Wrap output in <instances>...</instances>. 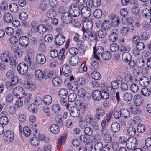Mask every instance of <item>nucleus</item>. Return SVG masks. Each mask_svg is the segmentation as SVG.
<instances>
[{"label": "nucleus", "instance_id": "nucleus-50", "mask_svg": "<svg viewBox=\"0 0 151 151\" xmlns=\"http://www.w3.org/2000/svg\"><path fill=\"white\" fill-rule=\"evenodd\" d=\"M39 10L41 12H43L46 11L47 8V6L46 3L42 2L39 5Z\"/></svg>", "mask_w": 151, "mask_h": 151}, {"label": "nucleus", "instance_id": "nucleus-45", "mask_svg": "<svg viewBox=\"0 0 151 151\" xmlns=\"http://www.w3.org/2000/svg\"><path fill=\"white\" fill-rule=\"evenodd\" d=\"M141 91L142 94L146 96H149L151 93L150 90L146 87L142 88Z\"/></svg>", "mask_w": 151, "mask_h": 151}, {"label": "nucleus", "instance_id": "nucleus-35", "mask_svg": "<svg viewBox=\"0 0 151 151\" xmlns=\"http://www.w3.org/2000/svg\"><path fill=\"white\" fill-rule=\"evenodd\" d=\"M10 10L12 12L16 13L18 10V6L17 4L15 3H12L9 6Z\"/></svg>", "mask_w": 151, "mask_h": 151}, {"label": "nucleus", "instance_id": "nucleus-18", "mask_svg": "<svg viewBox=\"0 0 151 151\" xmlns=\"http://www.w3.org/2000/svg\"><path fill=\"white\" fill-rule=\"evenodd\" d=\"M111 25L110 21L107 20L104 21L101 25V27L102 29L105 30H107V31L109 32L111 30L110 28Z\"/></svg>", "mask_w": 151, "mask_h": 151}, {"label": "nucleus", "instance_id": "nucleus-1", "mask_svg": "<svg viewBox=\"0 0 151 151\" xmlns=\"http://www.w3.org/2000/svg\"><path fill=\"white\" fill-rule=\"evenodd\" d=\"M25 60L28 65L24 63H21L19 64L17 67V70L19 73L21 75H24L27 72L28 70V65L31 66L32 68H35L34 67H33L34 63H33L32 60L29 55H27L25 56Z\"/></svg>", "mask_w": 151, "mask_h": 151}, {"label": "nucleus", "instance_id": "nucleus-42", "mask_svg": "<svg viewBox=\"0 0 151 151\" xmlns=\"http://www.w3.org/2000/svg\"><path fill=\"white\" fill-rule=\"evenodd\" d=\"M35 76L37 78L41 80L43 78V72L40 70H37L35 73Z\"/></svg>", "mask_w": 151, "mask_h": 151}, {"label": "nucleus", "instance_id": "nucleus-26", "mask_svg": "<svg viewBox=\"0 0 151 151\" xmlns=\"http://www.w3.org/2000/svg\"><path fill=\"white\" fill-rule=\"evenodd\" d=\"M131 58V55L127 52H124L122 54V59L124 62H128L130 60Z\"/></svg>", "mask_w": 151, "mask_h": 151}, {"label": "nucleus", "instance_id": "nucleus-34", "mask_svg": "<svg viewBox=\"0 0 151 151\" xmlns=\"http://www.w3.org/2000/svg\"><path fill=\"white\" fill-rule=\"evenodd\" d=\"M50 130L53 134H56L60 131L58 126L55 124H52L50 127Z\"/></svg>", "mask_w": 151, "mask_h": 151}, {"label": "nucleus", "instance_id": "nucleus-63", "mask_svg": "<svg viewBox=\"0 0 151 151\" xmlns=\"http://www.w3.org/2000/svg\"><path fill=\"white\" fill-rule=\"evenodd\" d=\"M70 88L73 91H76L78 89V86L77 83L75 82L71 83L70 84Z\"/></svg>", "mask_w": 151, "mask_h": 151}, {"label": "nucleus", "instance_id": "nucleus-25", "mask_svg": "<svg viewBox=\"0 0 151 151\" xmlns=\"http://www.w3.org/2000/svg\"><path fill=\"white\" fill-rule=\"evenodd\" d=\"M149 79L146 77L143 76L139 80V83L141 86L143 87L147 86L149 83Z\"/></svg>", "mask_w": 151, "mask_h": 151}, {"label": "nucleus", "instance_id": "nucleus-59", "mask_svg": "<svg viewBox=\"0 0 151 151\" xmlns=\"http://www.w3.org/2000/svg\"><path fill=\"white\" fill-rule=\"evenodd\" d=\"M19 18L22 21H26L28 18V15L24 12H22L19 15Z\"/></svg>", "mask_w": 151, "mask_h": 151}, {"label": "nucleus", "instance_id": "nucleus-21", "mask_svg": "<svg viewBox=\"0 0 151 151\" xmlns=\"http://www.w3.org/2000/svg\"><path fill=\"white\" fill-rule=\"evenodd\" d=\"M120 129V125L117 122H114L111 124V130L113 133L118 132Z\"/></svg>", "mask_w": 151, "mask_h": 151}, {"label": "nucleus", "instance_id": "nucleus-15", "mask_svg": "<svg viewBox=\"0 0 151 151\" xmlns=\"http://www.w3.org/2000/svg\"><path fill=\"white\" fill-rule=\"evenodd\" d=\"M36 60L38 64H43L46 62V58L44 55L40 53L37 55Z\"/></svg>", "mask_w": 151, "mask_h": 151}, {"label": "nucleus", "instance_id": "nucleus-40", "mask_svg": "<svg viewBox=\"0 0 151 151\" xmlns=\"http://www.w3.org/2000/svg\"><path fill=\"white\" fill-rule=\"evenodd\" d=\"M127 132L129 136L131 137H133L135 134L136 130L134 128L130 127L128 128Z\"/></svg>", "mask_w": 151, "mask_h": 151}, {"label": "nucleus", "instance_id": "nucleus-54", "mask_svg": "<svg viewBox=\"0 0 151 151\" xmlns=\"http://www.w3.org/2000/svg\"><path fill=\"white\" fill-rule=\"evenodd\" d=\"M99 67V64L97 61H93L91 63V70H97Z\"/></svg>", "mask_w": 151, "mask_h": 151}, {"label": "nucleus", "instance_id": "nucleus-30", "mask_svg": "<svg viewBox=\"0 0 151 151\" xmlns=\"http://www.w3.org/2000/svg\"><path fill=\"white\" fill-rule=\"evenodd\" d=\"M142 97L139 95H135L134 98V101L135 105L139 106L142 102Z\"/></svg>", "mask_w": 151, "mask_h": 151}, {"label": "nucleus", "instance_id": "nucleus-12", "mask_svg": "<svg viewBox=\"0 0 151 151\" xmlns=\"http://www.w3.org/2000/svg\"><path fill=\"white\" fill-rule=\"evenodd\" d=\"M93 26V23L92 21L86 19L83 22L82 29L89 31L92 29Z\"/></svg>", "mask_w": 151, "mask_h": 151}, {"label": "nucleus", "instance_id": "nucleus-47", "mask_svg": "<svg viewBox=\"0 0 151 151\" xmlns=\"http://www.w3.org/2000/svg\"><path fill=\"white\" fill-rule=\"evenodd\" d=\"M25 85L27 89H29L30 90H34L36 88L35 85L32 82H27V84Z\"/></svg>", "mask_w": 151, "mask_h": 151}, {"label": "nucleus", "instance_id": "nucleus-31", "mask_svg": "<svg viewBox=\"0 0 151 151\" xmlns=\"http://www.w3.org/2000/svg\"><path fill=\"white\" fill-rule=\"evenodd\" d=\"M109 32L107 31V29L106 30L102 28L98 32V36L99 38H103L106 36V34Z\"/></svg>", "mask_w": 151, "mask_h": 151}, {"label": "nucleus", "instance_id": "nucleus-6", "mask_svg": "<svg viewBox=\"0 0 151 151\" xmlns=\"http://www.w3.org/2000/svg\"><path fill=\"white\" fill-rule=\"evenodd\" d=\"M91 13V9L88 7L83 6L81 9V15L86 19L90 16Z\"/></svg>", "mask_w": 151, "mask_h": 151}, {"label": "nucleus", "instance_id": "nucleus-49", "mask_svg": "<svg viewBox=\"0 0 151 151\" xmlns=\"http://www.w3.org/2000/svg\"><path fill=\"white\" fill-rule=\"evenodd\" d=\"M91 76L92 78L94 80H98L100 78L101 76L99 72L94 71L92 72L91 74Z\"/></svg>", "mask_w": 151, "mask_h": 151}, {"label": "nucleus", "instance_id": "nucleus-22", "mask_svg": "<svg viewBox=\"0 0 151 151\" xmlns=\"http://www.w3.org/2000/svg\"><path fill=\"white\" fill-rule=\"evenodd\" d=\"M78 95L81 97L83 98L84 99H87L89 97L88 93H86L83 88L79 89L78 91Z\"/></svg>", "mask_w": 151, "mask_h": 151}, {"label": "nucleus", "instance_id": "nucleus-33", "mask_svg": "<svg viewBox=\"0 0 151 151\" xmlns=\"http://www.w3.org/2000/svg\"><path fill=\"white\" fill-rule=\"evenodd\" d=\"M124 80L126 82L129 83H133L134 81H135L134 77L129 73L125 74Z\"/></svg>", "mask_w": 151, "mask_h": 151}, {"label": "nucleus", "instance_id": "nucleus-58", "mask_svg": "<svg viewBox=\"0 0 151 151\" xmlns=\"http://www.w3.org/2000/svg\"><path fill=\"white\" fill-rule=\"evenodd\" d=\"M77 98L76 94L75 93H72L69 94L68 96V101L70 102H73Z\"/></svg>", "mask_w": 151, "mask_h": 151}, {"label": "nucleus", "instance_id": "nucleus-38", "mask_svg": "<svg viewBox=\"0 0 151 151\" xmlns=\"http://www.w3.org/2000/svg\"><path fill=\"white\" fill-rule=\"evenodd\" d=\"M52 82L54 86H58L61 84L62 81L59 77H57L53 79Z\"/></svg>", "mask_w": 151, "mask_h": 151}, {"label": "nucleus", "instance_id": "nucleus-20", "mask_svg": "<svg viewBox=\"0 0 151 151\" xmlns=\"http://www.w3.org/2000/svg\"><path fill=\"white\" fill-rule=\"evenodd\" d=\"M86 120L87 122H88L90 125L92 127H94L96 124V120L93 118L92 116L88 115L86 117Z\"/></svg>", "mask_w": 151, "mask_h": 151}, {"label": "nucleus", "instance_id": "nucleus-57", "mask_svg": "<svg viewBox=\"0 0 151 151\" xmlns=\"http://www.w3.org/2000/svg\"><path fill=\"white\" fill-rule=\"evenodd\" d=\"M52 74H51L50 71L49 70L45 69L44 70V73H43V78L46 79L50 77H52Z\"/></svg>", "mask_w": 151, "mask_h": 151}, {"label": "nucleus", "instance_id": "nucleus-62", "mask_svg": "<svg viewBox=\"0 0 151 151\" xmlns=\"http://www.w3.org/2000/svg\"><path fill=\"white\" fill-rule=\"evenodd\" d=\"M93 132L92 129L89 127H86L85 128L84 133L86 135L91 136Z\"/></svg>", "mask_w": 151, "mask_h": 151}, {"label": "nucleus", "instance_id": "nucleus-55", "mask_svg": "<svg viewBox=\"0 0 151 151\" xmlns=\"http://www.w3.org/2000/svg\"><path fill=\"white\" fill-rule=\"evenodd\" d=\"M23 133L26 137L29 136L31 134V131L29 128L25 126L23 128Z\"/></svg>", "mask_w": 151, "mask_h": 151}, {"label": "nucleus", "instance_id": "nucleus-5", "mask_svg": "<svg viewBox=\"0 0 151 151\" xmlns=\"http://www.w3.org/2000/svg\"><path fill=\"white\" fill-rule=\"evenodd\" d=\"M93 54L94 58L97 60H99V57L97 54L101 55L105 51L104 47L101 46H98L97 47L96 49V48L94 47H93Z\"/></svg>", "mask_w": 151, "mask_h": 151}, {"label": "nucleus", "instance_id": "nucleus-41", "mask_svg": "<svg viewBox=\"0 0 151 151\" xmlns=\"http://www.w3.org/2000/svg\"><path fill=\"white\" fill-rule=\"evenodd\" d=\"M103 143L101 142H97L96 143L94 148L95 151H102L103 147Z\"/></svg>", "mask_w": 151, "mask_h": 151}, {"label": "nucleus", "instance_id": "nucleus-10", "mask_svg": "<svg viewBox=\"0 0 151 151\" xmlns=\"http://www.w3.org/2000/svg\"><path fill=\"white\" fill-rule=\"evenodd\" d=\"M63 74L66 77H68L71 75V68L68 64L64 65L62 68Z\"/></svg>", "mask_w": 151, "mask_h": 151}, {"label": "nucleus", "instance_id": "nucleus-2", "mask_svg": "<svg viewBox=\"0 0 151 151\" xmlns=\"http://www.w3.org/2000/svg\"><path fill=\"white\" fill-rule=\"evenodd\" d=\"M69 11L70 12V14L73 17H76L79 16L81 13V10L78 5L74 3L71 4L70 6Z\"/></svg>", "mask_w": 151, "mask_h": 151}, {"label": "nucleus", "instance_id": "nucleus-9", "mask_svg": "<svg viewBox=\"0 0 151 151\" xmlns=\"http://www.w3.org/2000/svg\"><path fill=\"white\" fill-rule=\"evenodd\" d=\"M20 45L26 47L29 43V40L27 37L23 36L21 37L19 40Z\"/></svg>", "mask_w": 151, "mask_h": 151}, {"label": "nucleus", "instance_id": "nucleus-51", "mask_svg": "<svg viewBox=\"0 0 151 151\" xmlns=\"http://www.w3.org/2000/svg\"><path fill=\"white\" fill-rule=\"evenodd\" d=\"M137 65L138 67L142 68L145 64L146 62L142 58L137 59L136 60Z\"/></svg>", "mask_w": 151, "mask_h": 151}, {"label": "nucleus", "instance_id": "nucleus-60", "mask_svg": "<svg viewBox=\"0 0 151 151\" xmlns=\"http://www.w3.org/2000/svg\"><path fill=\"white\" fill-rule=\"evenodd\" d=\"M23 106V101L21 99V98L16 101L14 106L15 109H18Z\"/></svg>", "mask_w": 151, "mask_h": 151}, {"label": "nucleus", "instance_id": "nucleus-32", "mask_svg": "<svg viewBox=\"0 0 151 151\" xmlns=\"http://www.w3.org/2000/svg\"><path fill=\"white\" fill-rule=\"evenodd\" d=\"M130 110L132 113L134 114H140L141 112V111L139 108V106L136 105H133L131 107Z\"/></svg>", "mask_w": 151, "mask_h": 151}, {"label": "nucleus", "instance_id": "nucleus-23", "mask_svg": "<svg viewBox=\"0 0 151 151\" xmlns=\"http://www.w3.org/2000/svg\"><path fill=\"white\" fill-rule=\"evenodd\" d=\"M10 57L9 55V53L8 51H4L3 54L1 55V61L6 63L9 62V60Z\"/></svg>", "mask_w": 151, "mask_h": 151}, {"label": "nucleus", "instance_id": "nucleus-29", "mask_svg": "<svg viewBox=\"0 0 151 151\" xmlns=\"http://www.w3.org/2000/svg\"><path fill=\"white\" fill-rule=\"evenodd\" d=\"M102 58L105 60H108L111 58L112 55L111 52L108 51H105L101 55Z\"/></svg>", "mask_w": 151, "mask_h": 151}, {"label": "nucleus", "instance_id": "nucleus-28", "mask_svg": "<svg viewBox=\"0 0 151 151\" xmlns=\"http://www.w3.org/2000/svg\"><path fill=\"white\" fill-rule=\"evenodd\" d=\"M121 112L122 117L125 119H128L130 116V113L128 110L126 109H121Z\"/></svg>", "mask_w": 151, "mask_h": 151}, {"label": "nucleus", "instance_id": "nucleus-16", "mask_svg": "<svg viewBox=\"0 0 151 151\" xmlns=\"http://www.w3.org/2000/svg\"><path fill=\"white\" fill-rule=\"evenodd\" d=\"M23 89L20 86H17L14 88L13 90V93L14 96L18 98H20V94L21 93H24L23 92Z\"/></svg>", "mask_w": 151, "mask_h": 151}, {"label": "nucleus", "instance_id": "nucleus-52", "mask_svg": "<svg viewBox=\"0 0 151 151\" xmlns=\"http://www.w3.org/2000/svg\"><path fill=\"white\" fill-rule=\"evenodd\" d=\"M18 82H15L13 81H11V82H7L6 83V86L8 89L10 90L12 88L14 85L17 84Z\"/></svg>", "mask_w": 151, "mask_h": 151}, {"label": "nucleus", "instance_id": "nucleus-11", "mask_svg": "<svg viewBox=\"0 0 151 151\" xmlns=\"http://www.w3.org/2000/svg\"><path fill=\"white\" fill-rule=\"evenodd\" d=\"M65 41V37L62 34H59L57 35L55 40V44L59 46L62 45Z\"/></svg>", "mask_w": 151, "mask_h": 151}, {"label": "nucleus", "instance_id": "nucleus-14", "mask_svg": "<svg viewBox=\"0 0 151 151\" xmlns=\"http://www.w3.org/2000/svg\"><path fill=\"white\" fill-rule=\"evenodd\" d=\"M101 91L98 90L93 91L92 93V96L94 100L99 101L101 99Z\"/></svg>", "mask_w": 151, "mask_h": 151}, {"label": "nucleus", "instance_id": "nucleus-7", "mask_svg": "<svg viewBox=\"0 0 151 151\" xmlns=\"http://www.w3.org/2000/svg\"><path fill=\"white\" fill-rule=\"evenodd\" d=\"M109 18L111 22V25L113 27H116L119 24L120 20H119L118 17L114 14H111L109 16Z\"/></svg>", "mask_w": 151, "mask_h": 151}, {"label": "nucleus", "instance_id": "nucleus-64", "mask_svg": "<svg viewBox=\"0 0 151 151\" xmlns=\"http://www.w3.org/2000/svg\"><path fill=\"white\" fill-rule=\"evenodd\" d=\"M102 14L101 10L99 9H96L94 12V15L96 18H99Z\"/></svg>", "mask_w": 151, "mask_h": 151}, {"label": "nucleus", "instance_id": "nucleus-13", "mask_svg": "<svg viewBox=\"0 0 151 151\" xmlns=\"http://www.w3.org/2000/svg\"><path fill=\"white\" fill-rule=\"evenodd\" d=\"M7 78L11 81H13L15 82L18 81V78L14 75V73L11 70L7 72L6 74Z\"/></svg>", "mask_w": 151, "mask_h": 151}, {"label": "nucleus", "instance_id": "nucleus-19", "mask_svg": "<svg viewBox=\"0 0 151 151\" xmlns=\"http://www.w3.org/2000/svg\"><path fill=\"white\" fill-rule=\"evenodd\" d=\"M32 97V95L31 93H27L25 94L22 98L24 99V104L26 105H29L31 102Z\"/></svg>", "mask_w": 151, "mask_h": 151}, {"label": "nucleus", "instance_id": "nucleus-4", "mask_svg": "<svg viewBox=\"0 0 151 151\" xmlns=\"http://www.w3.org/2000/svg\"><path fill=\"white\" fill-rule=\"evenodd\" d=\"M73 17L70 12H66L62 15L61 19L64 23L68 24L73 20Z\"/></svg>", "mask_w": 151, "mask_h": 151}, {"label": "nucleus", "instance_id": "nucleus-17", "mask_svg": "<svg viewBox=\"0 0 151 151\" xmlns=\"http://www.w3.org/2000/svg\"><path fill=\"white\" fill-rule=\"evenodd\" d=\"M32 30H33L34 29H35V27L36 29H37V30L38 32L41 34H44L47 31L46 29L45 28V25L43 24H40L37 28L35 27V25L33 26V25L32 26Z\"/></svg>", "mask_w": 151, "mask_h": 151}, {"label": "nucleus", "instance_id": "nucleus-37", "mask_svg": "<svg viewBox=\"0 0 151 151\" xmlns=\"http://www.w3.org/2000/svg\"><path fill=\"white\" fill-rule=\"evenodd\" d=\"M118 37L117 34L115 32H112L110 34L109 39L111 41L114 42L118 39Z\"/></svg>", "mask_w": 151, "mask_h": 151}, {"label": "nucleus", "instance_id": "nucleus-61", "mask_svg": "<svg viewBox=\"0 0 151 151\" xmlns=\"http://www.w3.org/2000/svg\"><path fill=\"white\" fill-rule=\"evenodd\" d=\"M111 139V137L110 135L107 134H104L103 137L104 142L106 143H109Z\"/></svg>", "mask_w": 151, "mask_h": 151}, {"label": "nucleus", "instance_id": "nucleus-44", "mask_svg": "<svg viewBox=\"0 0 151 151\" xmlns=\"http://www.w3.org/2000/svg\"><path fill=\"white\" fill-rule=\"evenodd\" d=\"M93 147V144L91 142H87L86 144L84 150L79 151H91Z\"/></svg>", "mask_w": 151, "mask_h": 151}, {"label": "nucleus", "instance_id": "nucleus-46", "mask_svg": "<svg viewBox=\"0 0 151 151\" xmlns=\"http://www.w3.org/2000/svg\"><path fill=\"white\" fill-rule=\"evenodd\" d=\"M52 110L55 113H59L61 110V107L58 104H55L52 105Z\"/></svg>", "mask_w": 151, "mask_h": 151}, {"label": "nucleus", "instance_id": "nucleus-36", "mask_svg": "<svg viewBox=\"0 0 151 151\" xmlns=\"http://www.w3.org/2000/svg\"><path fill=\"white\" fill-rule=\"evenodd\" d=\"M43 101L45 104L48 105L50 104L52 101V98L49 95H45L43 98Z\"/></svg>", "mask_w": 151, "mask_h": 151}, {"label": "nucleus", "instance_id": "nucleus-24", "mask_svg": "<svg viewBox=\"0 0 151 151\" xmlns=\"http://www.w3.org/2000/svg\"><path fill=\"white\" fill-rule=\"evenodd\" d=\"M79 61V58H76L74 56H72L70 58L69 63L71 66H76L78 65Z\"/></svg>", "mask_w": 151, "mask_h": 151}, {"label": "nucleus", "instance_id": "nucleus-3", "mask_svg": "<svg viewBox=\"0 0 151 151\" xmlns=\"http://www.w3.org/2000/svg\"><path fill=\"white\" fill-rule=\"evenodd\" d=\"M136 139L134 137H129L126 142V145L128 149L130 150L134 149L137 145Z\"/></svg>", "mask_w": 151, "mask_h": 151}, {"label": "nucleus", "instance_id": "nucleus-53", "mask_svg": "<svg viewBox=\"0 0 151 151\" xmlns=\"http://www.w3.org/2000/svg\"><path fill=\"white\" fill-rule=\"evenodd\" d=\"M110 49L112 52H116L119 50V46L117 44L113 43L111 45Z\"/></svg>", "mask_w": 151, "mask_h": 151}, {"label": "nucleus", "instance_id": "nucleus-43", "mask_svg": "<svg viewBox=\"0 0 151 151\" xmlns=\"http://www.w3.org/2000/svg\"><path fill=\"white\" fill-rule=\"evenodd\" d=\"M123 99L125 101H129L132 100V95L130 93H125L123 96Z\"/></svg>", "mask_w": 151, "mask_h": 151}, {"label": "nucleus", "instance_id": "nucleus-48", "mask_svg": "<svg viewBox=\"0 0 151 151\" xmlns=\"http://www.w3.org/2000/svg\"><path fill=\"white\" fill-rule=\"evenodd\" d=\"M129 89L132 92L136 93L138 91L139 88L137 84L133 83L130 85Z\"/></svg>", "mask_w": 151, "mask_h": 151}, {"label": "nucleus", "instance_id": "nucleus-8", "mask_svg": "<svg viewBox=\"0 0 151 151\" xmlns=\"http://www.w3.org/2000/svg\"><path fill=\"white\" fill-rule=\"evenodd\" d=\"M69 112L70 115L74 117H77L80 115L79 109L76 106H72L70 108Z\"/></svg>", "mask_w": 151, "mask_h": 151}, {"label": "nucleus", "instance_id": "nucleus-56", "mask_svg": "<svg viewBox=\"0 0 151 151\" xmlns=\"http://www.w3.org/2000/svg\"><path fill=\"white\" fill-rule=\"evenodd\" d=\"M30 142L33 145L36 146L38 145L39 140L36 137H33L30 139Z\"/></svg>", "mask_w": 151, "mask_h": 151}, {"label": "nucleus", "instance_id": "nucleus-39", "mask_svg": "<svg viewBox=\"0 0 151 151\" xmlns=\"http://www.w3.org/2000/svg\"><path fill=\"white\" fill-rule=\"evenodd\" d=\"M67 94V91L66 89L64 88L61 89L59 92V95L61 98H66Z\"/></svg>", "mask_w": 151, "mask_h": 151}, {"label": "nucleus", "instance_id": "nucleus-27", "mask_svg": "<svg viewBox=\"0 0 151 151\" xmlns=\"http://www.w3.org/2000/svg\"><path fill=\"white\" fill-rule=\"evenodd\" d=\"M13 16L12 14L10 13H6L4 16V21L8 23L11 22L13 20Z\"/></svg>", "mask_w": 151, "mask_h": 151}]
</instances>
